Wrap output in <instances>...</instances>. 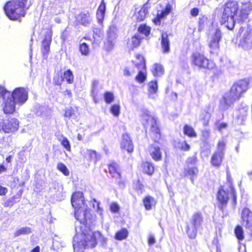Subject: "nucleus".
Wrapping results in <instances>:
<instances>
[{"label":"nucleus","mask_w":252,"mask_h":252,"mask_svg":"<svg viewBox=\"0 0 252 252\" xmlns=\"http://www.w3.org/2000/svg\"><path fill=\"white\" fill-rule=\"evenodd\" d=\"M98 83L97 81H94L93 83V88L92 92L95 102H96V100H95V98L97 95V87Z\"/></svg>","instance_id":"nucleus-54"},{"label":"nucleus","mask_w":252,"mask_h":252,"mask_svg":"<svg viewBox=\"0 0 252 252\" xmlns=\"http://www.w3.org/2000/svg\"><path fill=\"white\" fill-rule=\"evenodd\" d=\"M202 222L203 218L201 213L195 212L192 215L187 225V234L190 238H195L197 229L201 227Z\"/></svg>","instance_id":"nucleus-8"},{"label":"nucleus","mask_w":252,"mask_h":252,"mask_svg":"<svg viewBox=\"0 0 252 252\" xmlns=\"http://www.w3.org/2000/svg\"><path fill=\"white\" fill-rule=\"evenodd\" d=\"M238 7V3L233 1L225 5L220 23L229 30L234 28L236 20L242 21L246 19L252 9V5L249 2L243 4L240 11Z\"/></svg>","instance_id":"nucleus-1"},{"label":"nucleus","mask_w":252,"mask_h":252,"mask_svg":"<svg viewBox=\"0 0 252 252\" xmlns=\"http://www.w3.org/2000/svg\"><path fill=\"white\" fill-rule=\"evenodd\" d=\"M141 116L142 123L144 126H151V131L155 133L156 139H159L160 138L159 130L157 126L156 120L150 115V112L147 110H144Z\"/></svg>","instance_id":"nucleus-9"},{"label":"nucleus","mask_w":252,"mask_h":252,"mask_svg":"<svg viewBox=\"0 0 252 252\" xmlns=\"http://www.w3.org/2000/svg\"><path fill=\"white\" fill-rule=\"evenodd\" d=\"M128 235V231L126 229H122L117 232L115 235V238L118 240L126 239Z\"/></svg>","instance_id":"nucleus-39"},{"label":"nucleus","mask_w":252,"mask_h":252,"mask_svg":"<svg viewBox=\"0 0 252 252\" xmlns=\"http://www.w3.org/2000/svg\"><path fill=\"white\" fill-rule=\"evenodd\" d=\"M57 169L66 176H68L69 174V171L67 167L62 162H60L58 164Z\"/></svg>","instance_id":"nucleus-46"},{"label":"nucleus","mask_w":252,"mask_h":252,"mask_svg":"<svg viewBox=\"0 0 252 252\" xmlns=\"http://www.w3.org/2000/svg\"><path fill=\"white\" fill-rule=\"evenodd\" d=\"M11 95L18 106L22 105L28 99V90L22 87L15 89L11 93Z\"/></svg>","instance_id":"nucleus-11"},{"label":"nucleus","mask_w":252,"mask_h":252,"mask_svg":"<svg viewBox=\"0 0 252 252\" xmlns=\"http://www.w3.org/2000/svg\"><path fill=\"white\" fill-rule=\"evenodd\" d=\"M227 182L225 186L220 187L217 194L218 200L222 206L226 205L230 198H232L235 203L236 202V193L232 186L230 176L227 175Z\"/></svg>","instance_id":"nucleus-5"},{"label":"nucleus","mask_w":252,"mask_h":252,"mask_svg":"<svg viewBox=\"0 0 252 252\" xmlns=\"http://www.w3.org/2000/svg\"><path fill=\"white\" fill-rule=\"evenodd\" d=\"M190 15L193 17H196L199 13V9L197 8H193L190 10Z\"/></svg>","instance_id":"nucleus-59"},{"label":"nucleus","mask_w":252,"mask_h":252,"mask_svg":"<svg viewBox=\"0 0 252 252\" xmlns=\"http://www.w3.org/2000/svg\"><path fill=\"white\" fill-rule=\"evenodd\" d=\"M244 32L239 42V46L245 50L252 49V30H244L241 28L240 32Z\"/></svg>","instance_id":"nucleus-12"},{"label":"nucleus","mask_w":252,"mask_h":252,"mask_svg":"<svg viewBox=\"0 0 252 252\" xmlns=\"http://www.w3.org/2000/svg\"><path fill=\"white\" fill-rule=\"evenodd\" d=\"M65 79L69 84H72L73 82L74 76L72 71L68 69L63 73V80Z\"/></svg>","instance_id":"nucleus-40"},{"label":"nucleus","mask_w":252,"mask_h":252,"mask_svg":"<svg viewBox=\"0 0 252 252\" xmlns=\"http://www.w3.org/2000/svg\"><path fill=\"white\" fill-rule=\"evenodd\" d=\"M192 65L200 68L212 70L216 67V64L212 60L208 59L203 54L196 52L191 57Z\"/></svg>","instance_id":"nucleus-7"},{"label":"nucleus","mask_w":252,"mask_h":252,"mask_svg":"<svg viewBox=\"0 0 252 252\" xmlns=\"http://www.w3.org/2000/svg\"><path fill=\"white\" fill-rule=\"evenodd\" d=\"M80 51L82 55H87L89 53V48L85 43H82L80 45Z\"/></svg>","instance_id":"nucleus-53"},{"label":"nucleus","mask_w":252,"mask_h":252,"mask_svg":"<svg viewBox=\"0 0 252 252\" xmlns=\"http://www.w3.org/2000/svg\"><path fill=\"white\" fill-rule=\"evenodd\" d=\"M97 240L106 242V239L98 231L93 232L91 230L81 233L77 232L73 238V246L75 252L87 248H94L97 244Z\"/></svg>","instance_id":"nucleus-3"},{"label":"nucleus","mask_w":252,"mask_h":252,"mask_svg":"<svg viewBox=\"0 0 252 252\" xmlns=\"http://www.w3.org/2000/svg\"><path fill=\"white\" fill-rule=\"evenodd\" d=\"M157 203L156 200L153 197L148 195L143 199V204L147 210H150Z\"/></svg>","instance_id":"nucleus-27"},{"label":"nucleus","mask_w":252,"mask_h":252,"mask_svg":"<svg viewBox=\"0 0 252 252\" xmlns=\"http://www.w3.org/2000/svg\"><path fill=\"white\" fill-rule=\"evenodd\" d=\"M7 192V189L1 186H0V195H5Z\"/></svg>","instance_id":"nucleus-61"},{"label":"nucleus","mask_w":252,"mask_h":252,"mask_svg":"<svg viewBox=\"0 0 252 252\" xmlns=\"http://www.w3.org/2000/svg\"><path fill=\"white\" fill-rule=\"evenodd\" d=\"M211 118V115L207 112H203L200 115V119L204 126H207Z\"/></svg>","instance_id":"nucleus-44"},{"label":"nucleus","mask_w":252,"mask_h":252,"mask_svg":"<svg viewBox=\"0 0 252 252\" xmlns=\"http://www.w3.org/2000/svg\"><path fill=\"white\" fill-rule=\"evenodd\" d=\"M202 135L205 138H208L210 135V131L207 130H204L202 132Z\"/></svg>","instance_id":"nucleus-62"},{"label":"nucleus","mask_w":252,"mask_h":252,"mask_svg":"<svg viewBox=\"0 0 252 252\" xmlns=\"http://www.w3.org/2000/svg\"><path fill=\"white\" fill-rule=\"evenodd\" d=\"M184 133L185 134L190 137H195L196 136V133L193 128L188 125L185 126L184 127Z\"/></svg>","instance_id":"nucleus-38"},{"label":"nucleus","mask_w":252,"mask_h":252,"mask_svg":"<svg viewBox=\"0 0 252 252\" xmlns=\"http://www.w3.org/2000/svg\"><path fill=\"white\" fill-rule=\"evenodd\" d=\"M135 71L129 67H125L123 70V73L125 76L129 77L132 76Z\"/></svg>","instance_id":"nucleus-55"},{"label":"nucleus","mask_w":252,"mask_h":252,"mask_svg":"<svg viewBox=\"0 0 252 252\" xmlns=\"http://www.w3.org/2000/svg\"><path fill=\"white\" fill-rule=\"evenodd\" d=\"M106 9L105 4L102 1L100 4L96 13V17L99 22L101 23L103 21Z\"/></svg>","instance_id":"nucleus-31"},{"label":"nucleus","mask_w":252,"mask_h":252,"mask_svg":"<svg viewBox=\"0 0 252 252\" xmlns=\"http://www.w3.org/2000/svg\"><path fill=\"white\" fill-rule=\"evenodd\" d=\"M221 38V34L220 30L212 28L208 34V44L210 48V52L215 53L219 49V42Z\"/></svg>","instance_id":"nucleus-10"},{"label":"nucleus","mask_w":252,"mask_h":252,"mask_svg":"<svg viewBox=\"0 0 252 252\" xmlns=\"http://www.w3.org/2000/svg\"><path fill=\"white\" fill-rule=\"evenodd\" d=\"M121 147L128 152H131L133 151V146L130 137L127 134H125L123 135Z\"/></svg>","instance_id":"nucleus-20"},{"label":"nucleus","mask_w":252,"mask_h":252,"mask_svg":"<svg viewBox=\"0 0 252 252\" xmlns=\"http://www.w3.org/2000/svg\"><path fill=\"white\" fill-rule=\"evenodd\" d=\"M172 10V6L168 3L164 9L158 11L157 17L153 20V22L157 25H159L160 20L168 15Z\"/></svg>","instance_id":"nucleus-19"},{"label":"nucleus","mask_w":252,"mask_h":252,"mask_svg":"<svg viewBox=\"0 0 252 252\" xmlns=\"http://www.w3.org/2000/svg\"><path fill=\"white\" fill-rule=\"evenodd\" d=\"M13 200L14 198H12L11 199L6 200L4 203V207H9L13 206L14 204Z\"/></svg>","instance_id":"nucleus-60"},{"label":"nucleus","mask_w":252,"mask_h":252,"mask_svg":"<svg viewBox=\"0 0 252 252\" xmlns=\"http://www.w3.org/2000/svg\"><path fill=\"white\" fill-rule=\"evenodd\" d=\"M115 40L107 38L106 41L104 43V48L107 51L111 50L114 47Z\"/></svg>","instance_id":"nucleus-48"},{"label":"nucleus","mask_w":252,"mask_h":252,"mask_svg":"<svg viewBox=\"0 0 252 252\" xmlns=\"http://www.w3.org/2000/svg\"><path fill=\"white\" fill-rule=\"evenodd\" d=\"M52 40V31H49L47 33L44 40L42 41V52L43 54H46L48 53L50 45Z\"/></svg>","instance_id":"nucleus-23"},{"label":"nucleus","mask_w":252,"mask_h":252,"mask_svg":"<svg viewBox=\"0 0 252 252\" xmlns=\"http://www.w3.org/2000/svg\"><path fill=\"white\" fill-rule=\"evenodd\" d=\"M161 46L163 53H167L169 52L170 41L166 32H162L161 34Z\"/></svg>","instance_id":"nucleus-25"},{"label":"nucleus","mask_w":252,"mask_h":252,"mask_svg":"<svg viewBox=\"0 0 252 252\" xmlns=\"http://www.w3.org/2000/svg\"><path fill=\"white\" fill-rule=\"evenodd\" d=\"M148 13V6L147 3L141 7L135 9L133 19L137 22L143 21L146 17Z\"/></svg>","instance_id":"nucleus-17"},{"label":"nucleus","mask_w":252,"mask_h":252,"mask_svg":"<svg viewBox=\"0 0 252 252\" xmlns=\"http://www.w3.org/2000/svg\"><path fill=\"white\" fill-rule=\"evenodd\" d=\"M216 126L218 130L221 131L222 130L226 128L227 125L225 123H217L216 125Z\"/></svg>","instance_id":"nucleus-57"},{"label":"nucleus","mask_w":252,"mask_h":252,"mask_svg":"<svg viewBox=\"0 0 252 252\" xmlns=\"http://www.w3.org/2000/svg\"><path fill=\"white\" fill-rule=\"evenodd\" d=\"M156 240L153 234H150L148 236V243L149 245L152 246L155 244Z\"/></svg>","instance_id":"nucleus-58"},{"label":"nucleus","mask_w":252,"mask_h":252,"mask_svg":"<svg viewBox=\"0 0 252 252\" xmlns=\"http://www.w3.org/2000/svg\"><path fill=\"white\" fill-rule=\"evenodd\" d=\"M175 145L177 148L184 151H189L190 149V146L185 141H178Z\"/></svg>","instance_id":"nucleus-37"},{"label":"nucleus","mask_w":252,"mask_h":252,"mask_svg":"<svg viewBox=\"0 0 252 252\" xmlns=\"http://www.w3.org/2000/svg\"><path fill=\"white\" fill-rule=\"evenodd\" d=\"M110 211L113 213H117L120 210V206L116 202H113L110 204Z\"/></svg>","instance_id":"nucleus-56"},{"label":"nucleus","mask_w":252,"mask_h":252,"mask_svg":"<svg viewBox=\"0 0 252 252\" xmlns=\"http://www.w3.org/2000/svg\"><path fill=\"white\" fill-rule=\"evenodd\" d=\"M138 32L147 36L150 33L151 28L146 24L141 25L138 28Z\"/></svg>","instance_id":"nucleus-42"},{"label":"nucleus","mask_w":252,"mask_h":252,"mask_svg":"<svg viewBox=\"0 0 252 252\" xmlns=\"http://www.w3.org/2000/svg\"><path fill=\"white\" fill-rule=\"evenodd\" d=\"M141 168L142 171L149 175H151L154 172V165L150 162H144L141 164Z\"/></svg>","instance_id":"nucleus-30"},{"label":"nucleus","mask_w":252,"mask_h":252,"mask_svg":"<svg viewBox=\"0 0 252 252\" xmlns=\"http://www.w3.org/2000/svg\"><path fill=\"white\" fill-rule=\"evenodd\" d=\"M249 82L246 80L238 81L233 84L229 92L225 93L220 101L219 109L224 112L228 110L233 103L239 100L248 88Z\"/></svg>","instance_id":"nucleus-2"},{"label":"nucleus","mask_w":252,"mask_h":252,"mask_svg":"<svg viewBox=\"0 0 252 252\" xmlns=\"http://www.w3.org/2000/svg\"><path fill=\"white\" fill-rule=\"evenodd\" d=\"M104 98L106 103L110 104L114 100V95L112 92H106L104 94Z\"/></svg>","instance_id":"nucleus-49"},{"label":"nucleus","mask_w":252,"mask_h":252,"mask_svg":"<svg viewBox=\"0 0 252 252\" xmlns=\"http://www.w3.org/2000/svg\"><path fill=\"white\" fill-rule=\"evenodd\" d=\"M140 43V38L139 35H135L128 39L127 47L129 50H132L139 46Z\"/></svg>","instance_id":"nucleus-28"},{"label":"nucleus","mask_w":252,"mask_h":252,"mask_svg":"<svg viewBox=\"0 0 252 252\" xmlns=\"http://www.w3.org/2000/svg\"><path fill=\"white\" fill-rule=\"evenodd\" d=\"M93 32L94 41L96 42L100 41L102 38V32L101 30L98 28H94L93 30Z\"/></svg>","instance_id":"nucleus-51"},{"label":"nucleus","mask_w":252,"mask_h":252,"mask_svg":"<svg viewBox=\"0 0 252 252\" xmlns=\"http://www.w3.org/2000/svg\"><path fill=\"white\" fill-rule=\"evenodd\" d=\"M74 215L77 220L81 223H84L87 220L90 219L91 210L87 206H83L82 208L75 209Z\"/></svg>","instance_id":"nucleus-13"},{"label":"nucleus","mask_w":252,"mask_h":252,"mask_svg":"<svg viewBox=\"0 0 252 252\" xmlns=\"http://www.w3.org/2000/svg\"><path fill=\"white\" fill-rule=\"evenodd\" d=\"M93 207L96 212L97 214H98L101 218H103V209L100 207V202L97 201L96 199H93Z\"/></svg>","instance_id":"nucleus-36"},{"label":"nucleus","mask_w":252,"mask_h":252,"mask_svg":"<svg viewBox=\"0 0 252 252\" xmlns=\"http://www.w3.org/2000/svg\"><path fill=\"white\" fill-rule=\"evenodd\" d=\"M213 244L216 245L217 252H221L220 246L218 245V241L217 239H214L213 241Z\"/></svg>","instance_id":"nucleus-63"},{"label":"nucleus","mask_w":252,"mask_h":252,"mask_svg":"<svg viewBox=\"0 0 252 252\" xmlns=\"http://www.w3.org/2000/svg\"><path fill=\"white\" fill-rule=\"evenodd\" d=\"M225 147V142L223 139L220 140L218 142L216 152L223 154L224 155Z\"/></svg>","instance_id":"nucleus-50"},{"label":"nucleus","mask_w":252,"mask_h":252,"mask_svg":"<svg viewBox=\"0 0 252 252\" xmlns=\"http://www.w3.org/2000/svg\"><path fill=\"white\" fill-rule=\"evenodd\" d=\"M75 110L72 107L66 108L64 110V117L69 119L73 118L75 117Z\"/></svg>","instance_id":"nucleus-47"},{"label":"nucleus","mask_w":252,"mask_h":252,"mask_svg":"<svg viewBox=\"0 0 252 252\" xmlns=\"http://www.w3.org/2000/svg\"><path fill=\"white\" fill-rule=\"evenodd\" d=\"M76 19L78 23L85 26L89 25L91 21V18L88 12L80 13L76 16Z\"/></svg>","instance_id":"nucleus-24"},{"label":"nucleus","mask_w":252,"mask_h":252,"mask_svg":"<svg viewBox=\"0 0 252 252\" xmlns=\"http://www.w3.org/2000/svg\"><path fill=\"white\" fill-rule=\"evenodd\" d=\"M148 92L149 97L152 99H156L157 96L158 91V83L156 81L150 82L148 84Z\"/></svg>","instance_id":"nucleus-21"},{"label":"nucleus","mask_w":252,"mask_h":252,"mask_svg":"<svg viewBox=\"0 0 252 252\" xmlns=\"http://www.w3.org/2000/svg\"><path fill=\"white\" fill-rule=\"evenodd\" d=\"M19 125V121L16 118H11L4 120L3 131L5 133L14 132L18 130Z\"/></svg>","instance_id":"nucleus-14"},{"label":"nucleus","mask_w":252,"mask_h":252,"mask_svg":"<svg viewBox=\"0 0 252 252\" xmlns=\"http://www.w3.org/2000/svg\"><path fill=\"white\" fill-rule=\"evenodd\" d=\"M140 65L143 68V70L139 71L138 74L135 77V80L137 82L142 83L146 79V71L145 69V64L143 63Z\"/></svg>","instance_id":"nucleus-33"},{"label":"nucleus","mask_w":252,"mask_h":252,"mask_svg":"<svg viewBox=\"0 0 252 252\" xmlns=\"http://www.w3.org/2000/svg\"><path fill=\"white\" fill-rule=\"evenodd\" d=\"M152 72L155 76H160L164 73V69L163 66L158 63L153 65L152 69Z\"/></svg>","instance_id":"nucleus-34"},{"label":"nucleus","mask_w":252,"mask_h":252,"mask_svg":"<svg viewBox=\"0 0 252 252\" xmlns=\"http://www.w3.org/2000/svg\"><path fill=\"white\" fill-rule=\"evenodd\" d=\"M81 154L84 159L88 161L94 160L96 162L97 158V156L95 151L88 149H84L81 151Z\"/></svg>","instance_id":"nucleus-22"},{"label":"nucleus","mask_w":252,"mask_h":252,"mask_svg":"<svg viewBox=\"0 0 252 252\" xmlns=\"http://www.w3.org/2000/svg\"><path fill=\"white\" fill-rule=\"evenodd\" d=\"M28 0H13L7 2L4 6V11L11 20H17L21 16H24V8Z\"/></svg>","instance_id":"nucleus-4"},{"label":"nucleus","mask_w":252,"mask_h":252,"mask_svg":"<svg viewBox=\"0 0 252 252\" xmlns=\"http://www.w3.org/2000/svg\"><path fill=\"white\" fill-rule=\"evenodd\" d=\"M117 28L115 26H111L109 27V29L107 33V38L116 40L117 34Z\"/></svg>","instance_id":"nucleus-35"},{"label":"nucleus","mask_w":252,"mask_h":252,"mask_svg":"<svg viewBox=\"0 0 252 252\" xmlns=\"http://www.w3.org/2000/svg\"><path fill=\"white\" fill-rule=\"evenodd\" d=\"M224 154L215 152L212 155L211 162L214 166L219 167L222 161Z\"/></svg>","instance_id":"nucleus-26"},{"label":"nucleus","mask_w":252,"mask_h":252,"mask_svg":"<svg viewBox=\"0 0 252 252\" xmlns=\"http://www.w3.org/2000/svg\"><path fill=\"white\" fill-rule=\"evenodd\" d=\"M148 152L152 158L155 161H160L161 159L162 152L158 143L149 145Z\"/></svg>","instance_id":"nucleus-15"},{"label":"nucleus","mask_w":252,"mask_h":252,"mask_svg":"<svg viewBox=\"0 0 252 252\" xmlns=\"http://www.w3.org/2000/svg\"><path fill=\"white\" fill-rule=\"evenodd\" d=\"M120 106L119 104L113 105L110 108L111 113L115 117H118L120 113Z\"/></svg>","instance_id":"nucleus-52"},{"label":"nucleus","mask_w":252,"mask_h":252,"mask_svg":"<svg viewBox=\"0 0 252 252\" xmlns=\"http://www.w3.org/2000/svg\"><path fill=\"white\" fill-rule=\"evenodd\" d=\"M61 144L62 146L68 151H70L71 150V146L70 142L67 138L64 137L63 135H62L60 139Z\"/></svg>","instance_id":"nucleus-43"},{"label":"nucleus","mask_w":252,"mask_h":252,"mask_svg":"<svg viewBox=\"0 0 252 252\" xmlns=\"http://www.w3.org/2000/svg\"><path fill=\"white\" fill-rule=\"evenodd\" d=\"M32 232V230L30 227H22L18 229L14 234L15 237L19 236L21 235H26L30 234Z\"/></svg>","instance_id":"nucleus-41"},{"label":"nucleus","mask_w":252,"mask_h":252,"mask_svg":"<svg viewBox=\"0 0 252 252\" xmlns=\"http://www.w3.org/2000/svg\"><path fill=\"white\" fill-rule=\"evenodd\" d=\"M109 173L113 178H119L120 173L119 170V166L117 163H112L109 166Z\"/></svg>","instance_id":"nucleus-32"},{"label":"nucleus","mask_w":252,"mask_h":252,"mask_svg":"<svg viewBox=\"0 0 252 252\" xmlns=\"http://www.w3.org/2000/svg\"><path fill=\"white\" fill-rule=\"evenodd\" d=\"M71 204L74 210L82 208L83 206H87L85 203L83 193L80 191L73 194L71 197Z\"/></svg>","instance_id":"nucleus-16"},{"label":"nucleus","mask_w":252,"mask_h":252,"mask_svg":"<svg viewBox=\"0 0 252 252\" xmlns=\"http://www.w3.org/2000/svg\"><path fill=\"white\" fill-rule=\"evenodd\" d=\"M198 172V170L196 167H188L185 169V176H189L192 183H193L194 180L196 178Z\"/></svg>","instance_id":"nucleus-29"},{"label":"nucleus","mask_w":252,"mask_h":252,"mask_svg":"<svg viewBox=\"0 0 252 252\" xmlns=\"http://www.w3.org/2000/svg\"><path fill=\"white\" fill-rule=\"evenodd\" d=\"M235 234L236 238L240 241L244 238V231L243 228L240 226H237L235 229Z\"/></svg>","instance_id":"nucleus-45"},{"label":"nucleus","mask_w":252,"mask_h":252,"mask_svg":"<svg viewBox=\"0 0 252 252\" xmlns=\"http://www.w3.org/2000/svg\"><path fill=\"white\" fill-rule=\"evenodd\" d=\"M187 162L191 164H194L196 162V158L194 157L189 158L188 159Z\"/></svg>","instance_id":"nucleus-64"},{"label":"nucleus","mask_w":252,"mask_h":252,"mask_svg":"<svg viewBox=\"0 0 252 252\" xmlns=\"http://www.w3.org/2000/svg\"><path fill=\"white\" fill-rule=\"evenodd\" d=\"M241 218L243 223H245L246 227L250 228L252 226V213L249 209L245 208L243 210Z\"/></svg>","instance_id":"nucleus-18"},{"label":"nucleus","mask_w":252,"mask_h":252,"mask_svg":"<svg viewBox=\"0 0 252 252\" xmlns=\"http://www.w3.org/2000/svg\"><path fill=\"white\" fill-rule=\"evenodd\" d=\"M0 99L2 101V110L4 114H13L16 109V102L12 98L11 92L0 86Z\"/></svg>","instance_id":"nucleus-6"}]
</instances>
